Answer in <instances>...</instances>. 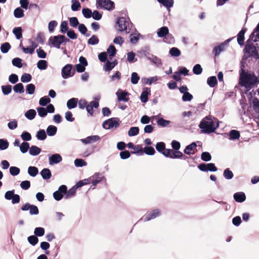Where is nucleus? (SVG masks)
Listing matches in <instances>:
<instances>
[{"label": "nucleus", "instance_id": "27", "mask_svg": "<svg viewBox=\"0 0 259 259\" xmlns=\"http://www.w3.org/2000/svg\"><path fill=\"white\" fill-rule=\"evenodd\" d=\"M147 58L149 60H150L151 62L157 66H159L162 65L161 59L157 56L152 55L151 57H148Z\"/></svg>", "mask_w": 259, "mask_h": 259}, {"label": "nucleus", "instance_id": "31", "mask_svg": "<svg viewBox=\"0 0 259 259\" xmlns=\"http://www.w3.org/2000/svg\"><path fill=\"white\" fill-rule=\"evenodd\" d=\"M28 173L30 176L34 177L38 174V169L35 166H30L28 168Z\"/></svg>", "mask_w": 259, "mask_h": 259}, {"label": "nucleus", "instance_id": "25", "mask_svg": "<svg viewBox=\"0 0 259 259\" xmlns=\"http://www.w3.org/2000/svg\"><path fill=\"white\" fill-rule=\"evenodd\" d=\"M245 30L242 29L238 33L237 35V42L240 46H242L244 44V34Z\"/></svg>", "mask_w": 259, "mask_h": 259}, {"label": "nucleus", "instance_id": "1", "mask_svg": "<svg viewBox=\"0 0 259 259\" xmlns=\"http://www.w3.org/2000/svg\"><path fill=\"white\" fill-rule=\"evenodd\" d=\"M219 126L218 120L211 116H207L201 121L199 127L201 133L210 134L215 132Z\"/></svg>", "mask_w": 259, "mask_h": 259}, {"label": "nucleus", "instance_id": "57", "mask_svg": "<svg viewBox=\"0 0 259 259\" xmlns=\"http://www.w3.org/2000/svg\"><path fill=\"white\" fill-rule=\"evenodd\" d=\"M74 164L76 167L86 166L87 163L82 159H76L74 160Z\"/></svg>", "mask_w": 259, "mask_h": 259}, {"label": "nucleus", "instance_id": "34", "mask_svg": "<svg viewBox=\"0 0 259 259\" xmlns=\"http://www.w3.org/2000/svg\"><path fill=\"white\" fill-rule=\"evenodd\" d=\"M217 79L215 76H212L208 77L207 80V83L211 87H214L217 84Z\"/></svg>", "mask_w": 259, "mask_h": 259}, {"label": "nucleus", "instance_id": "60", "mask_svg": "<svg viewBox=\"0 0 259 259\" xmlns=\"http://www.w3.org/2000/svg\"><path fill=\"white\" fill-rule=\"evenodd\" d=\"M135 56V54L134 52H128L127 54V60L130 63L137 61V59H136Z\"/></svg>", "mask_w": 259, "mask_h": 259}, {"label": "nucleus", "instance_id": "44", "mask_svg": "<svg viewBox=\"0 0 259 259\" xmlns=\"http://www.w3.org/2000/svg\"><path fill=\"white\" fill-rule=\"evenodd\" d=\"M51 102V99L48 96L41 98L39 100V104L42 106H45Z\"/></svg>", "mask_w": 259, "mask_h": 259}, {"label": "nucleus", "instance_id": "14", "mask_svg": "<svg viewBox=\"0 0 259 259\" xmlns=\"http://www.w3.org/2000/svg\"><path fill=\"white\" fill-rule=\"evenodd\" d=\"M49 160L50 165H54L60 162L62 160V158L59 154H54L49 157Z\"/></svg>", "mask_w": 259, "mask_h": 259}, {"label": "nucleus", "instance_id": "51", "mask_svg": "<svg viewBox=\"0 0 259 259\" xmlns=\"http://www.w3.org/2000/svg\"><path fill=\"white\" fill-rule=\"evenodd\" d=\"M143 152L148 155H153L155 153L154 148L151 146L145 147L144 148Z\"/></svg>", "mask_w": 259, "mask_h": 259}, {"label": "nucleus", "instance_id": "38", "mask_svg": "<svg viewBox=\"0 0 259 259\" xmlns=\"http://www.w3.org/2000/svg\"><path fill=\"white\" fill-rule=\"evenodd\" d=\"M37 139L39 140H44L47 138V135L44 130H40L37 132Z\"/></svg>", "mask_w": 259, "mask_h": 259}, {"label": "nucleus", "instance_id": "7", "mask_svg": "<svg viewBox=\"0 0 259 259\" xmlns=\"http://www.w3.org/2000/svg\"><path fill=\"white\" fill-rule=\"evenodd\" d=\"M97 7L103 8L108 10H112L114 8V3L110 0H97Z\"/></svg>", "mask_w": 259, "mask_h": 259}, {"label": "nucleus", "instance_id": "9", "mask_svg": "<svg viewBox=\"0 0 259 259\" xmlns=\"http://www.w3.org/2000/svg\"><path fill=\"white\" fill-rule=\"evenodd\" d=\"M198 168L202 171H216L218 169L214 163H209L207 164L202 163L198 166Z\"/></svg>", "mask_w": 259, "mask_h": 259}, {"label": "nucleus", "instance_id": "6", "mask_svg": "<svg viewBox=\"0 0 259 259\" xmlns=\"http://www.w3.org/2000/svg\"><path fill=\"white\" fill-rule=\"evenodd\" d=\"M163 155L166 157L170 158H181L183 154L182 152L180 151H174L172 149H167L165 152L163 153Z\"/></svg>", "mask_w": 259, "mask_h": 259}, {"label": "nucleus", "instance_id": "54", "mask_svg": "<svg viewBox=\"0 0 259 259\" xmlns=\"http://www.w3.org/2000/svg\"><path fill=\"white\" fill-rule=\"evenodd\" d=\"M159 78L156 76L151 77L149 78H144L142 80H146V83L151 85L152 83L157 81Z\"/></svg>", "mask_w": 259, "mask_h": 259}, {"label": "nucleus", "instance_id": "61", "mask_svg": "<svg viewBox=\"0 0 259 259\" xmlns=\"http://www.w3.org/2000/svg\"><path fill=\"white\" fill-rule=\"evenodd\" d=\"M72 5H71V10L73 11H76L78 10L79 8H80V4L79 2L77 1H71Z\"/></svg>", "mask_w": 259, "mask_h": 259}, {"label": "nucleus", "instance_id": "50", "mask_svg": "<svg viewBox=\"0 0 259 259\" xmlns=\"http://www.w3.org/2000/svg\"><path fill=\"white\" fill-rule=\"evenodd\" d=\"M28 242L32 245H35L38 242V239L35 235H31L27 238Z\"/></svg>", "mask_w": 259, "mask_h": 259}, {"label": "nucleus", "instance_id": "58", "mask_svg": "<svg viewBox=\"0 0 259 259\" xmlns=\"http://www.w3.org/2000/svg\"><path fill=\"white\" fill-rule=\"evenodd\" d=\"M157 124L162 127H165L170 123V121L160 118L157 121Z\"/></svg>", "mask_w": 259, "mask_h": 259}, {"label": "nucleus", "instance_id": "47", "mask_svg": "<svg viewBox=\"0 0 259 259\" xmlns=\"http://www.w3.org/2000/svg\"><path fill=\"white\" fill-rule=\"evenodd\" d=\"M37 67L40 70H45L47 67V62L45 60H39L37 63Z\"/></svg>", "mask_w": 259, "mask_h": 259}, {"label": "nucleus", "instance_id": "35", "mask_svg": "<svg viewBox=\"0 0 259 259\" xmlns=\"http://www.w3.org/2000/svg\"><path fill=\"white\" fill-rule=\"evenodd\" d=\"M229 136L230 140H237L240 137V133L236 130H231L229 133Z\"/></svg>", "mask_w": 259, "mask_h": 259}, {"label": "nucleus", "instance_id": "40", "mask_svg": "<svg viewBox=\"0 0 259 259\" xmlns=\"http://www.w3.org/2000/svg\"><path fill=\"white\" fill-rule=\"evenodd\" d=\"M156 150L160 152V153L163 154V153L165 152V144L163 142H158L156 144L155 146Z\"/></svg>", "mask_w": 259, "mask_h": 259}, {"label": "nucleus", "instance_id": "37", "mask_svg": "<svg viewBox=\"0 0 259 259\" xmlns=\"http://www.w3.org/2000/svg\"><path fill=\"white\" fill-rule=\"evenodd\" d=\"M77 189V187L75 186H74L71 189H70L68 191H67L65 195V198L68 199L73 197L75 195Z\"/></svg>", "mask_w": 259, "mask_h": 259}, {"label": "nucleus", "instance_id": "55", "mask_svg": "<svg viewBox=\"0 0 259 259\" xmlns=\"http://www.w3.org/2000/svg\"><path fill=\"white\" fill-rule=\"evenodd\" d=\"M244 50H245L246 53L250 54L254 52L255 48L253 47V45L249 44L247 41Z\"/></svg>", "mask_w": 259, "mask_h": 259}, {"label": "nucleus", "instance_id": "18", "mask_svg": "<svg viewBox=\"0 0 259 259\" xmlns=\"http://www.w3.org/2000/svg\"><path fill=\"white\" fill-rule=\"evenodd\" d=\"M233 197L236 202L240 203L243 202L246 199L244 193L242 192L235 193L233 195Z\"/></svg>", "mask_w": 259, "mask_h": 259}, {"label": "nucleus", "instance_id": "29", "mask_svg": "<svg viewBox=\"0 0 259 259\" xmlns=\"http://www.w3.org/2000/svg\"><path fill=\"white\" fill-rule=\"evenodd\" d=\"M159 3L167 9L172 7L174 5L173 0H157Z\"/></svg>", "mask_w": 259, "mask_h": 259}, {"label": "nucleus", "instance_id": "23", "mask_svg": "<svg viewBox=\"0 0 259 259\" xmlns=\"http://www.w3.org/2000/svg\"><path fill=\"white\" fill-rule=\"evenodd\" d=\"M41 149L36 146H32L29 147V153L32 156H36L39 154Z\"/></svg>", "mask_w": 259, "mask_h": 259}, {"label": "nucleus", "instance_id": "3", "mask_svg": "<svg viewBox=\"0 0 259 259\" xmlns=\"http://www.w3.org/2000/svg\"><path fill=\"white\" fill-rule=\"evenodd\" d=\"M118 25L117 30L119 31H125L126 33L130 32V23L124 17L119 18L117 22Z\"/></svg>", "mask_w": 259, "mask_h": 259}, {"label": "nucleus", "instance_id": "63", "mask_svg": "<svg viewBox=\"0 0 259 259\" xmlns=\"http://www.w3.org/2000/svg\"><path fill=\"white\" fill-rule=\"evenodd\" d=\"M20 169L16 166H11L10 168V173L13 176H15L19 174Z\"/></svg>", "mask_w": 259, "mask_h": 259}, {"label": "nucleus", "instance_id": "39", "mask_svg": "<svg viewBox=\"0 0 259 259\" xmlns=\"http://www.w3.org/2000/svg\"><path fill=\"white\" fill-rule=\"evenodd\" d=\"M29 147V144L25 142H23L19 147L20 151L23 154L28 151Z\"/></svg>", "mask_w": 259, "mask_h": 259}, {"label": "nucleus", "instance_id": "32", "mask_svg": "<svg viewBox=\"0 0 259 259\" xmlns=\"http://www.w3.org/2000/svg\"><path fill=\"white\" fill-rule=\"evenodd\" d=\"M139 128L137 126L131 127L128 131V135L130 137H133L138 135Z\"/></svg>", "mask_w": 259, "mask_h": 259}, {"label": "nucleus", "instance_id": "26", "mask_svg": "<svg viewBox=\"0 0 259 259\" xmlns=\"http://www.w3.org/2000/svg\"><path fill=\"white\" fill-rule=\"evenodd\" d=\"M57 131V127L52 125H49L46 130V132L49 136H54L56 134Z\"/></svg>", "mask_w": 259, "mask_h": 259}, {"label": "nucleus", "instance_id": "5", "mask_svg": "<svg viewBox=\"0 0 259 259\" xmlns=\"http://www.w3.org/2000/svg\"><path fill=\"white\" fill-rule=\"evenodd\" d=\"M75 73V70L72 69L71 64H67L64 66L61 70V75L64 79H67L72 76Z\"/></svg>", "mask_w": 259, "mask_h": 259}, {"label": "nucleus", "instance_id": "46", "mask_svg": "<svg viewBox=\"0 0 259 259\" xmlns=\"http://www.w3.org/2000/svg\"><path fill=\"white\" fill-rule=\"evenodd\" d=\"M36 110H37V113H38V115H39V116H40V117H46L47 115V111L46 110V109L44 107H37L36 108Z\"/></svg>", "mask_w": 259, "mask_h": 259}, {"label": "nucleus", "instance_id": "62", "mask_svg": "<svg viewBox=\"0 0 259 259\" xmlns=\"http://www.w3.org/2000/svg\"><path fill=\"white\" fill-rule=\"evenodd\" d=\"M31 80V76L30 74L28 73H24L21 77V81L22 82H28L30 81Z\"/></svg>", "mask_w": 259, "mask_h": 259}, {"label": "nucleus", "instance_id": "43", "mask_svg": "<svg viewBox=\"0 0 259 259\" xmlns=\"http://www.w3.org/2000/svg\"><path fill=\"white\" fill-rule=\"evenodd\" d=\"M2 91L4 95H8L12 92V86L11 85H5L2 86Z\"/></svg>", "mask_w": 259, "mask_h": 259}, {"label": "nucleus", "instance_id": "4", "mask_svg": "<svg viewBox=\"0 0 259 259\" xmlns=\"http://www.w3.org/2000/svg\"><path fill=\"white\" fill-rule=\"evenodd\" d=\"M103 127L106 130H109L113 127H117L119 125V119L117 118H111L103 123Z\"/></svg>", "mask_w": 259, "mask_h": 259}, {"label": "nucleus", "instance_id": "28", "mask_svg": "<svg viewBox=\"0 0 259 259\" xmlns=\"http://www.w3.org/2000/svg\"><path fill=\"white\" fill-rule=\"evenodd\" d=\"M13 89L16 93L22 94L24 92V86L22 83H18L15 84Z\"/></svg>", "mask_w": 259, "mask_h": 259}, {"label": "nucleus", "instance_id": "56", "mask_svg": "<svg viewBox=\"0 0 259 259\" xmlns=\"http://www.w3.org/2000/svg\"><path fill=\"white\" fill-rule=\"evenodd\" d=\"M131 82L133 84H136L138 83L140 80V77L136 72H133L131 75Z\"/></svg>", "mask_w": 259, "mask_h": 259}, {"label": "nucleus", "instance_id": "16", "mask_svg": "<svg viewBox=\"0 0 259 259\" xmlns=\"http://www.w3.org/2000/svg\"><path fill=\"white\" fill-rule=\"evenodd\" d=\"M116 95L118 101L127 102L128 100V98L126 97L128 94L125 91L119 89L116 93Z\"/></svg>", "mask_w": 259, "mask_h": 259}, {"label": "nucleus", "instance_id": "36", "mask_svg": "<svg viewBox=\"0 0 259 259\" xmlns=\"http://www.w3.org/2000/svg\"><path fill=\"white\" fill-rule=\"evenodd\" d=\"M11 48V46L10 44L8 42H6L2 44L1 46V51L3 53L6 54L9 52Z\"/></svg>", "mask_w": 259, "mask_h": 259}, {"label": "nucleus", "instance_id": "48", "mask_svg": "<svg viewBox=\"0 0 259 259\" xmlns=\"http://www.w3.org/2000/svg\"><path fill=\"white\" fill-rule=\"evenodd\" d=\"M35 90V85L32 83L28 84L26 87V91L28 94L32 95L34 93Z\"/></svg>", "mask_w": 259, "mask_h": 259}, {"label": "nucleus", "instance_id": "49", "mask_svg": "<svg viewBox=\"0 0 259 259\" xmlns=\"http://www.w3.org/2000/svg\"><path fill=\"white\" fill-rule=\"evenodd\" d=\"M22 61L20 58H15L12 60V63L13 66L20 68L22 67Z\"/></svg>", "mask_w": 259, "mask_h": 259}, {"label": "nucleus", "instance_id": "2", "mask_svg": "<svg viewBox=\"0 0 259 259\" xmlns=\"http://www.w3.org/2000/svg\"><path fill=\"white\" fill-rule=\"evenodd\" d=\"M257 83L256 76L253 72H245L241 69L239 76V84L241 86L250 89Z\"/></svg>", "mask_w": 259, "mask_h": 259}, {"label": "nucleus", "instance_id": "17", "mask_svg": "<svg viewBox=\"0 0 259 259\" xmlns=\"http://www.w3.org/2000/svg\"><path fill=\"white\" fill-rule=\"evenodd\" d=\"M197 145L196 143L193 142L191 144L186 146L184 152L185 154L188 155L194 154L196 149Z\"/></svg>", "mask_w": 259, "mask_h": 259}, {"label": "nucleus", "instance_id": "22", "mask_svg": "<svg viewBox=\"0 0 259 259\" xmlns=\"http://www.w3.org/2000/svg\"><path fill=\"white\" fill-rule=\"evenodd\" d=\"M40 175L44 180L50 179L52 177L51 170L48 168H44L40 172Z\"/></svg>", "mask_w": 259, "mask_h": 259}, {"label": "nucleus", "instance_id": "33", "mask_svg": "<svg viewBox=\"0 0 259 259\" xmlns=\"http://www.w3.org/2000/svg\"><path fill=\"white\" fill-rule=\"evenodd\" d=\"M223 176L226 180H231L233 178L234 175L233 172L227 168L224 170Z\"/></svg>", "mask_w": 259, "mask_h": 259}, {"label": "nucleus", "instance_id": "8", "mask_svg": "<svg viewBox=\"0 0 259 259\" xmlns=\"http://www.w3.org/2000/svg\"><path fill=\"white\" fill-rule=\"evenodd\" d=\"M21 209L23 211L29 210V213L31 215H36L39 213L37 207L29 203L23 204L21 207Z\"/></svg>", "mask_w": 259, "mask_h": 259}, {"label": "nucleus", "instance_id": "11", "mask_svg": "<svg viewBox=\"0 0 259 259\" xmlns=\"http://www.w3.org/2000/svg\"><path fill=\"white\" fill-rule=\"evenodd\" d=\"M104 177L100 173H96L92 177L89 178L90 182L92 181L93 189H95L97 184L100 183Z\"/></svg>", "mask_w": 259, "mask_h": 259}, {"label": "nucleus", "instance_id": "59", "mask_svg": "<svg viewBox=\"0 0 259 259\" xmlns=\"http://www.w3.org/2000/svg\"><path fill=\"white\" fill-rule=\"evenodd\" d=\"M21 137L24 141H30L32 138L31 134L27 132H23L21 135Z\"/></svg>", "mask_w": 259, "mask_h": 259}, {"label": "nucleus", "instance_id": "24", "mask_svg": "<svg viewBox=\"0 0 259 259\" xmlns=\"http://www.w3.org/2000/svg\"><path fill=\"white\" fill-rule=\"evenodd\" d=\"M24 115L28 119L32 120L35 118L36 112L34 109H29L25 113Z\"/></svg>", "mask_w": 259, "mask_h": 259}, {"label": "nucleus", "instance_id": "45", "mask_svg": "<svg viewBox=\"0 0 259 259\" xmlns=\"http://www.w3.org/2000/svg\"><path fill=\"white\" fill-rule=\"evenodd\" d=\"M107 53L110 57H114L116 53V50L113 45H110L107 50Z\"/></svg>", "mask_w": 259, "mask_h": 259}, {"label": "nucleus", "instance_id": "53", "mask_svg": "<svg viewBox=\"0 0 259 259\" xmlns=\"http://www.w3.org/2000/svg\"><path fill=\"white\" fill-rule=\"evenodd\" d=\"M169 54L171 56L178 57L181 55V51L177 48L173 47L169 50Z\"/></svg>", "mask_w": 259, "mask_h": 259}, {"label": "nucleus", "instance_id": "15", "mask_svg": "<svg viewBox=\"0 0 259 259\" xmlns=\"http://www.w3.org/2000/svg\"><path fill=\"white\" fill-rule=\"evenodd\" d=\"M100 137L97 135L89 136L84 139L80 140L81 142L84 144H91L92 143H95L100 140Z\"/></svg>", "mask_w": 259, "mask_h": 259}, {"label": "nucleus", "instance_id": "41", "mask_svg": "<svg viewBox=\"0 0 259 259\" xmlns=\"http://www.w3.org/2000/svg\"><path fill=\"white\" fill-rule=\"evenodd\" d=\"M45 229L42 227H37L35 228L34 231V235L36 237H41L45 234Z\"/></svg>", "mask_w": 259, "mask_h": 259}, {"label": "nucleus", "instance_id": "12", "mask_svg": "<svg viewBox=\"0 0 259 259\" xmlns=\"http://www.w3.org/2000/svg\"><path fill=\"white\" fill-rule=\"evenodd\" d=\"M230 41L231 39H228L223 43L221 44L220 46L215 47L213 49V53L214 54L215 56H217L219 55L220 53L224 51L225 46L227 45Z\"/></svg>", "mask_w": 259, "mask_h": 259}, {"label": "nucleus", "instance_id": "10", "mask_svg": "<svg viewBox=\"0 0 259 259\" xmlns=\"http://www.w3.org/2000/svg\"><path fill=\"white\" fill-rule=\"evenodd\" d=\"M49 41L53 47L59 49L62 44L61 35L51 37Z\"/></svg>", "mask_w": 259, "mask_h": 259}, {"label": "nucleus", "instance_id": "13", "mask_svg": "<svg viewBox=\"0 0 259 259\" xmlns=\"http://www.w3.org/2000/svg\"><path fill=\"white\" fill-rule=\"evenodd\" d=\"M160 214V211L158 209H156L153 210L152 211L148 213L145 218L144 219V221H149L151 220L154 219L156 218V217L159 216Z\"/></svg>", "mask_w": 259, "mask_h": 259}, {"label": "nucleus", "instance_id": "42", "mask_svg": "<svg viewBox=\"0 0 259 259\" xmlns=\"http://www.w3.org/2000/svg\"><path fill=\"white\" fill-rule=\"evenodd\" d=\"M14 15L17 18H20L24 16V11L20 8H16L14 11Z\"/></svg>", "mask_w": 259, "mask_h": 259}, {"label": "nucleus", "instance_id": "21", "mask_svg": "<svg viewBox=\"0 0 259 259\" xmlns=\"http://www.w3.org/2000/svg\"><path fill=\"white\" fill-rule=\"evenodd\" d=\"M117 61L115 60L113 62L108 61L104 66V69L106 71H110L117 65Z\"/></svg>", "mask_w": 259, "mask_h": 259}, {"label": "nucleus", "instance_id": "20", "mask_svg": "<svg viewBox=\"0 0 259 259\" xmlns=\"http://www.w3.org/2000/svg\"><path fill=\"white\" fill-rule=\"evenodd\" d=\"M78 101L77 98H72L69 99L67 102V108L69 109L75 108L77 106Z\"/></svg>", "mask_w": 259, "mask_h": 259}, {"label": "nucleus", "instance_id": "64", "mask_svg": "<svg viewBox=\"0 0 259 259\" xmlns=\"http://www.w3.org/2000/svg\"><path fill=\"white\" fill-rule=\"evenodd\" d=\"M253 109L254 111L257 113H259V100L257 99H254L252 102Z\"/></svg>", "mask_w": 259, "mask_h": 259}, {"label": "nucleus", "instance_id": "52", "mask_svg": "<svg viewBox=\"0 0 259 259\" xmlns=\"http://www.w3.org/2000/svg\"><path fill=\"white\" fill-rule=\"evenodd\" d=\"M140 34L138 33H134L131 34L130 41L131 43L135 44L139 39Z\"/></svg>", "mask_w": 259, "mask_h": 259}, {"label": "nucleus", "instance_id": "30", "mask_svg": "<svg viewBox=\"0 0 259 259\" xmlns=\"http://www.w3.org/2000/svg\"><path fill=\"white\" fill-rule=\"evenodd\" d=\"M22 29L21 27H15L13 30V33L17 39H20L22 37Z\"/></svg>", "mask_w": 259, "mask_h": 259}, {"label": "nucleus", "instance_id": "19", "mask_svg": "<svg viewBox=\"0 0 259 259\" xmlns=\"http://www.w3.org/2000/svg\"><path fill=\"white\" fill-rule=\"evenodd\" d=\"M169 32L168 27L163 26L160 28L157 32V35L159 37H165Z\"/></svg>", "mask_w": 259, "mask_h": 259}]
</instances>
